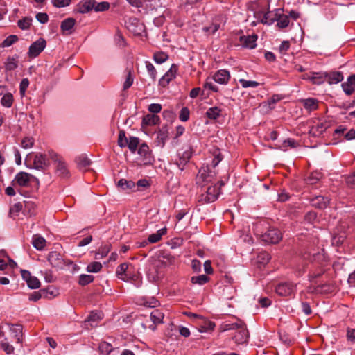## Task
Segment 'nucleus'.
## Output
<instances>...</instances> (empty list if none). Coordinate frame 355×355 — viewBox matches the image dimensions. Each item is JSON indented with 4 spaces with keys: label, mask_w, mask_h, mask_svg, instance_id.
<instances>
[{
    "label": "nucleus",
    "mask_w": 355,
    "mask_h": 355,
    "mask_svg": "<svg viewBox=\"0 0 355 355\" xmlns=\"http://www.w3.org/2000/svg\"><path fill=\"white\" fill-rule=\"evenodd\" d=\"M230 79V73L226 69L218 70L213 76V80L221 85H227Z\"/></svg>",
    "instance_id": "nucleus-14"
},
{
    "label": "nucleus",
    "mask_w": 355,
    "mask_h": 355,
    "mask_svg": "<svg viewBox=\"0 0 355 355\" xmlns=\"http://www.w3.org/2000/svg\"><path fill=\"white\" fill-rule=\"evenodd\" d=\"M31 22L32 19L31 17H25L18 21L17 25L21 30H27L30 28Z\"/></svg>",
    "instance_id": "nucleus-46"
},
{
    "label": "nucleus",
    "mask_w": 355,
    "mask_h": 355,
    "mask_svg": "<svg viewBox=\"0 0 355 355\" xmlns=\"http://www.w3.org/2000/svg\"><path fill=\"white\" fill-rule=\"evenodd\" d=\"M168 58V54L163 51L155 53L153 55V60L157 64H162L166 62Z\"/></svg>",
    "instance_id": "nucleus-44"
},
{
    "label": "nucleus",
    "mask_w": 355,
    "mask_h": 355,
    "mask_svg": "<svg viewBox=\"0 0 355 355\" xmlns=\"http://www.w3.org/2000/svg\"><path fill=\"white\" fill-rule=\"evenodd\" d=\"M32 244L37 250H42L46 245V240L41 236L34 235L32 239Z\"/></svg>",
    "instance_id": "nucleus-30"
},
{
    "label": "nucleus",
    "mask_w": 355,
    "mask_h": 355,
    "mask_svg": "<svg viewBox=\"0 0 355 355\" xmlns=\"http://www.w3.org/2000/svg\"><path fill=\"white\" fill-rule=\"evenodd\" d=\"M102 268V265L100 262L94 261L89 263L87 266V271L89 272H98Z\"/></svg>",
    "instance_id": "nucleus-54"
},
{
    "label": "nucleus",
    "mask_w": 355,
    "mask_h": 355,
    "mask_svg": "<svg viewBox=\"0 0 355 355\" xmlns=\"http://www.w3.org/2000/svg\"><path fill=\"white\" fill-rule=\"evenodd\" d=\"M71 0H51L52 4L56 8H63L70 5Z\"/></svg>",
    "instance_id": "nucleus-63"
},
{
    "label": "nucleus",
    "mask_w": 355,
    "mask_h": 355,
    "mask_svg": "<svg viewBox=\"0 0 355 355\" xmlns=\"http://www.w3.org/2000/svg\"><path fill=\"white\" fill-rule=\"evenodd\" d=\"M49 157L56 164V173L61 177L65 178L69 175V170L63 158L53 150H49Z\"/></svg>",
    "instance_id": "nucleus-3"
},
{
    "label": "nucleus",
    "mask_w": 355,
    "mask_h": 355,
    "mask_svg": "<svg viewBox=\"0 0 355 355\" xmlns=\"http://www.w3.org/2000/svg\"><path fill=\"white\" fill-rule=\"evenodd\" d=\"M164 314L158 309L153 310L150 313V319L154 324L163 322Z\"/></svg>",
    "instance_id": "nucleus-35"
},
{
    "label": "nucleus",
    "mask_w": 355,
    "mask_h": 355,
    "mask_svg": "<svg viewBox=\"0 0 355 355\" xmlns=\"http://www.w3.org/2000/svg\"><path fill=\"white\" fill-rule=\"evenodd\" d=\"M220 193V189L218 184L210 186L205 193L198 196V201L202 205L213 202L218 199Z\"/></svg>",
    "instance_id": "nucleus-4"
},
{
    "label": "nucleus",
    "mask_w": 355,
    "mask_h": 355,
    "mask_svg": "<svg viewBox=\"0 0 355 355\" xmlns=\"http://www.w3.org/2000/svg\"><path fill=\"white\" fill-rule=\"evenodd\" d=\"M118 187L122 190L132 189L135 187V184L132 180H127L125 179H121L117 183Z\"/></svg>",
    "instance_id": "nucleus-38"
},
{
    "label": "nucleus",
    "mask_w": 355,
    "mask_h": 355,
    "mask_svg": "<svg viewBox=\"0 0 355 355\" xmlns=\"http://www.w3.org/2000/svg\"><path fill=\"white\" fill-rule=\"evenodd\" d=\"M297 144L296 141L294 139H285L282 145L279 146V148L282 150H286L288 147L290 148H295L297 146Z\"/></svg>",
    "instance_id": "nucleus-48"
},
{
    "label": "nucleus",
    "mask_w": 355,
    "mask_h": 355,
    "mask_svg": "<svg viewBox=\"0 0 355 355\" xmlns=\"http://www.w3.org/2000/svg\"><path fill=\"white\" fill-rule=\"evenodd\" d=\"M96 3L95 0H81L77 5V10L81 14H86L94 10Z\"/></svg>",
    "instance_id": "nucleus-13"
},
{
    "label": "nucleus",
    "mask_w": 355,
    "mask_h": 355,
    "mask_svg": "<svg viewBox=\"0 0 355 355\" xmlns=\"http://www.w3.org/2000/svg\"><path fill=\"white\" fill-rule=\"evenodd\" d=\"M189 114H190V112H189V110L188 109V107H184L180 110L179 119L182 121H184V122L187 121L189 119Z\"/></svg>",
    "instance_id": "nucleus-62"
},
{
    "label": "nucleus",
    "mask_w": 355,
    "mask_h": 355,
    "mask_svg": "<svg viewBox=\"0 0 355 355\" xmlns=\"http://www.w3.org/2000/svg\"><path fill=\"white\" fill-rule=\"evenodd\" d=\"M261 22L263 24L271 25L276 21L277 16V9L274 11H268L263 14H260Z\"/></svg>",
    "instance_id": "nucleus-18"
},
{
    "label": "nucleus",
    "mask_w": 355,
    "mask_h": 355,
    "mask_svg": "<svg viewBox=\"0 0 355 355\" xmlns=\"http://www.w3.org/2000/svg\"><path fill=\"white\" fill-rule=\"evenodd\" d=\"M76 162L80 170H87V168L91 165V160L88 158L86 155L82 154L76 157Z\"/></svg>",
    "instance_id": "nucleus-21"
},
{
    "label": "nucleus",
    "mask_w": 355,
    "mask_h": 355,
    "mask_svg": "<svg viewBox=\"0 0 355 355\" xmlns=\"http://www.w3.org/2000/svg\"><path fill=\"white\" fill-rule=\"evenodd\" d=\"M282 238V233L276 228H270L262 235V240L268 243H277Z\"/></svg>",
    "instance_id": "nucleus-9"
},
{
    "label": "nucleus",
    "mask_w": 355,
    "mask_h": 355,
    "mask_svg": "<svg viewBox=\"0 0 355 355\" xmlns=\"http://www.w3.org/2000/svg\"><path fill=\"white\" fill-rule=\"evenodd\" d=\"M257 36L256 35H243L239 38L241 45L243 48H247L250 49H254L257 46Z\"/></svg>",
    "instance_id": "nucleus-16"
},
{
    "label": "nucleus",
    "mask_w": 355,
    "mask_h": 355,
    "mask_svg": "<svg viewBox=\"0 0 355 355\" xmlns=\"http://www.w3.org/2000/svg\"><path fill=\"white\" fill-rule=\"evenodd\" d=\"M13 103V96L10 93H7L4 94L1 99V103L3 106L6 107H10Z\"/></svg>",
    "instance_id": "nucleus-45"
},
{
    "label": "nucleus",
    "mask_w": 355,
    "mask_h": 355,
    "mask_svg": "<svg viewBox=\"0 0 355 355\" xmlns=\"http://www.w3.org/2000/svg\"><path fill=\"white\" fill-rule=\"evenodd\" d=\"M209 278L205 275H200L198 276H193L191 277V281L193 284L204 285L208 282Z\"/></svg>",
    "instance_id": "nucleus-43"
},
{
    "label": "nucleus",
    "mask_w": 355,
    "mask_h": 355,
    "mask_svg": "<svg viewBox=\"0 0 355 355\" xmlns=\"http://www.w3.org/2000/svg\"><path fill=\"white\" fill-rule=\"evenodd\" d=\"M110 245H105L101 246L96 253L95 258L98 259L105 257L110 252Z\"/></svg>",
    "instance_id": "nucleus-42"
},
{
    "label": "nucleus",
    "mask_w": 355,
    "mask_h": 355,
    "mask_svg": "<svg viewBox=\"0 0 355 355\" xmlns=\"http://www.w3.org/2000/svg\"><path fill=\"white\" fill-rule=\"evenodd\" d=\"M168 134L167 130H164L162 128L160 130L157 134L155 140V144L157 146H159L163 148L165 145L166 140L168 139Z\"/></svg>",
    "instance_id": "nucleus-24"
},
{
    "label": "nucleus",
    "mask_w": 355,
    "mask_h": 355,
    "mask_svg": "<svg viewBox=\"0 0 355 355\" xmlns=\"http://www.w3.org/2000/svg\"><path fill=\"white\" fill-rule=\"evenodd\" d=\"M301 259L302 261V266H299L297 269L299 271L304 272L308 262L322 263L325 260V257L323 253L320 252L311 253L306 251L302 254Z\"/></svg>",
    "instance_id": "nucleus-2"
},
{
    "label": "nucleus",
    "mask_w": 355,
    "mask_h": 355,
    "mask_svg": "<svg viewBox=\"0 0 355 355\" xmlns=\"http://www.w3.org/2000/svg\"><path fill=\"white\" fill-rule=\"evenodd\" d=\"M223 159V157L218 149H216L214 152V158L211 163V166L215 168Z\"/></svg>",
    "instance_id": "nucleus-55"
},
{
    "label": "nucleus",
    "mask_w": 355,
    "mask_h": 355,
    "mask_svg": "<svg viewBox=\"0 0 355 355\" xmlns=\"http://www.w3.org/2000/svg\"><path fill=\"white\" fill-rule=\"evenodd\" d=\"M26 283L28 286L31 289L38 288L40 286L39 279L33 276L31 278L26 279Z\"/></svg>",
    "instance_id": "nucleus-56"
},
{
    "label": "nucleus",
    "mask_w": 355,
    "mask_h": 355,
    "mask_svg": "<svg viewBox=\"0 0 355 355\" xmlns=\"http://www.w3.org/2000/svg\"><path fill=\"white\" fill-rule=\"evenodd\" d=\"M31 182L39 184V180L35 176L24 171L19 172L15 175L12 184H17L20 187H28Z\"/></svg>",
    "instance_id": "nucleus-5"
},
{
    "label": "nucleus",
    "mask_w": 355,
    "mask_h": 355,
    "mask_svg": "<svg viewBox=\"0 0 355 355\" xmlns=\"http://www.w3.org/2000/svg\"><path fill=\"white\" fill-rule=\"evenodd\" d=\"M221 111L218 107H211L207 110L206 116L210 119L215 120L220 116Z\"/></svg>",
    "instance_id": "nucleus-33"
},
{
    "label": "nucleus",
    "mask_w": 355,
    "mask_h": 355,
    "mask_svg": "<svg viewBox=\"0 0 355 355\" xmlns=\"http://www.w3.org/2000/svg\"><path fill=\"white\" fill-rule=\"evenodd\" d=\"M329 124L327 122H318L313 125L311 132L315 136L322 135L328 128Z\"/></svg>",
    "instance_id": "nucleus-25"
},
{
    "label": "nucleus",
    "mask_w": 355,
    "mask_h": 355,
    "mask_svg": "<svg viewBox=\"0 0 355 355\" xmlns=\"http://www.w3.org/2000/svg\"><path fill=\"white\" fill-rule=\"evenodd\" d=\"M128 139L126 137L124 130H120L118 137V145L121 148L126 147L128 145Z\"/></svg>",
    "instance_id": "nucleus-52"
},
{
    "label": "nucleus",
    "mask_w": 355,
    "mask_h": 355,
    "mask_svg": "<svg viewBox=\"0 0 355 355\" xmlns=\"http://www.w3.org/2000/svg\"><path fill=\"white\" fill-rule=\"evenodd\" d=\"M46 45V42L43 38L34 42L29 47L28 55L30 58H36L44 49Z\"/></svg>",
    "instance_id": "nucleus-10"
},
{
    "label": "nucleus",
    "mask_w": 355,
    "mask_h": 355,
    "mask_svg": "<svg viewBox=\"0 0 355 355\" xmlns=\"http://www.w3.org/2000/svg\"><path fill=\"white\" fill-rule=\"evenodd\" d=\"M178 69V66L175 64H173L169 70L164 75L168 78V80L171 81L175 78Z\"/></svg>",
    "instance_id": "nucleus-60"
},
{
    "label": "nucleus",
    "mask_w": 355,
    "mask_h": 355,
    "mask_svg": "<svg viewBox=\"0 0 355 355\" xmlns=\"http://www.w3.org/2000/svg\"><path fill=\"white\" fill-rule=\"evenodd\" d=\"M302 103L305 109L309 111H313L318 109V101L313 98H309L302 100Z\"/></svg>",
    "instance_id": "nucleus-31"
},
{
    "label": "nucleus",
    "mask_w": 355,
    "mask_h": 355,
    "mask_svg": "<svg viewBox=\"0 0 355 355\" xmlns=\"http://www.w3.org/2000/svg\"><path fill=\"white\" fill-rule=\"evenodd\" d=\"M7 338L4 340L0 343V347L5 352L7 355H11L14 354L15 348L7 341Z\"/></svg>",
    "instance_id": "nucleus-40"
},
{
    "label": "nucleus",
    "mask_w": 355,
    "mask_h": 355,
    "mask_svg": "<svg viewBox=\"0 0 355 355\" xmlns=\"http://www.w3.org/2000/svg\"><path fill=\"white\" fill-rule=\"evenodd\" d=\"M123 277H124V278L126 279H122L124 282L131 281V279H134L135 278L138 279V282L135 283V286L137 288H139L142 284V280H141V277L137 275H130L128 273V272H127V275H123Z\"/></svg>",
    "instance_id": "nucleus-58"
},
{
    "label": "nucleus",
    "mask_w": 355,
    "mask_h": 355,
    "mask_svg": "<svg viewBox=\"0 0 355 355\" xmlns=\"http://www.w3.org/2000/svg\"><path fill=\"white\" fill-rule=\"evenodd\" d=\"M310 202L313 207L322 209L327 207L329 203V199L322 196H317L313 198Z\"/></svg>",
    "instance_id": "nucleus-17"
},
{
    "label": "nucleus",
    "mask_w": 355,
    "mask_h": 355,
    "mask_svg": "<svg viewBox=\"0 0 355 355\" xmlns=\"http://www.w3.org/2000/svg\"><path fill=\"white\" fill-rule=\"evenodd\" d=\"M239 82L241 84V86L243 88H248V87H258L260 83L254 81V80H247L245 79H239Z\"/></svg>",
    "instance_id": "nucleus-57"
},
{
    "label": "nucleus",
    "mask_w": 355,
    "mask_h": 355,
    "mask_svg": "<svg viewBox=\"0 0 355 355\" xmlns=\"http://www.w3.org/2000/svg\"><path fill=\"white\" fill-rule=\"evenodd\" d=\"M345 182L349 187L355 189V173L346 177Z\"/></svg>",
    "instance_id": "nucleus-64"
},
{
    "label": "nucleus",
    "mask_w": 355,
    "mask_h": 355,
    "mask_svg": "<svg viewBox=\"0 0 355 355\" xmlns=\"http://www.w3.org/2000/svg\"><path fill=\"white\" fill-rule=\"evenodd\" d=\"M243 324H244V322L242 320L237 319L236 322H226L223 323L220 327V331H222V332H224L226 331H230V330H237Z\"/></svg>",
    "instance_id": "nucleus-22"
},
{
    "label": "nucleus",
    "mask_w": 355,
    "mask_h": 355,
    "mask_svg": "<svg viewBox=\"0 0 355 355\" xmlns=\"http://www.w3.org/2000/svg\"><path fill=\"white\" fill-rule=\"evenodd\" d=\"M18 67V56H9L5 62V68L6 71H13Z\"/></svg>",
    "instance_id": "nucleus-26"
},
{
    "label": "nucleus",
    "mask_w": 355,
    "mask_h": 355,
    "mask_svg": "<svg viewBox=\"0 0 355 355\" xmlns=\"http://www.w3.org/2000/svg\"><path fill=\"white\" fill-rule=\"evenodd\" d=\"M276 21L277 26L279 28H285L288 27L290 24L289 16L288 15L284 14L282 10L277 9V16Z\"/></svg>",
    "instance_id": "nucleus-19"
},
{
    "label": "nucleus",
    "mask_w": 355,
    "mask_h": 355,
    "mask_svg": "<svg viewBox=\"0 0 355 355\" xmlns=\"http://www.w3.org/2000/svg\"><path fill=\"white\" fill-rule=\"evenodd\" d=\"M48 261L53 267L58 269H62L68 264L63 259L62 254L56 251L49 252Z\"/></svg>",
    "instance_id": "nucleus-8"
},
{
    "label": "nucleus",
    "mask_w": 355,
    "mask_h": 355,
    "mask_svg": "<svg viewBox=\"0 0 355 355\" xmlns=\"http://www.w3.org/2000/svg\"><path fill=\"white\" fill-rule=\"evenodd\" d=\"M249 334L247 330L246 325L244 323L241 327L236 330L235 335L233 336V340L238 344L246 343L248 340Z\"/></svg>",
    "instance_id": "nucleus-12"
},
{
    "label": "nucleus",
    "mask_w": 355,
    "mask_h": 355,
    "mask_svg": "<svg viewBox=\"0 0 355 355\" xmlns=\"http://www.w3.org/2000/svg\"><path fill=\"white\" fill-rule=\"evenodd\" d=\"M94 276L91 275H80L79 277L78 283L81 286H86L88 284L94 281Z\"/></svg>",
    "instance_id": "nucleus-51"
},
{
    "label": "nucleus",
    "mask_w": 355,
    "mask_h": 355,
    "mask_svg": "<svg viewBox=\"0 0 355 355\" xmlns=\"http://www.w3.org/2000/svg\"><path fill=\"white\" fill-rule=\"evenodd\" d=\"M326 76L324 72H313L312 73V76L308 77L307 78L310 80L313 84L321 85L326 80Z\"/></svg>",
    "instance_id": "nucleus-29"
},
{
    "label": "nucleus",
    "mask_w": 355,
    "mask_h": 355,
    "mask_svg": "<svg viewBox=\"0 0 355 355\" xmlns=\"http://www.w3.org/2000/svg\"><path fill=\"white\" fill-rule=\"evenodd\" d=\"M35 139L31 137H24L21 142V146L24 149H29L34 146Z\"/></svg>",
    "instance_id": "nucleus-49"
},
{
    "label": "nucleus",
    "mask_w": 355,
    "mask_h": 355,
    "mask_svg": "<svg viewBox=\"0 0 355 355\" xmlns=\"http://www.w3.org/2000/svg\"><path fill=\"white\" fill-rule=\"evenodd\" d=\"M160 122V118L154 114H148L143 117V125H155Z\"/></svg>",
    "instance_id": "nucleus-23"
},
{
    "label": "nucleus",
    "mask_w": 355,
    "mask_h": 355,
    "mask_svg": "<svg viewBox=\"0 0 355 355\" xmlns=\"http://www.w3.org/2000/svg\"><path fill=\"white\" fill-rule=\"evenodd\" d=\"M139 144V139L136 137H130L128 141V145L126 146L131 153H134L137 150Z\"/></svg>",
    "instance_id": "nucleus-37"
},
{
    "label": "nucleus",
    "mask_w": 355,
    "mask_h": 355,
    "mask_svg": "<svg viewBox=\"0 0 355 355\" xmlns=\"http://www.w3.org/2000/svg\"><path fill=\"white\" fill-rule=\"evenodd\" d=\"M326 76V80L328 83L330 85L337 84L341 82L343 80V73L340 71H332V72H324Z\"/></svg>",
    "instance_id": "nucleus-20"
},
{
    "label": "nucleus",
    "mask_w": 355,
    "mask_h": 355,
    "mask_svg": "<svg viewBox=\"0 0 355 355\" xmlns=\"http://www.w3.org/2000/svg\"><path fill=\"white\" fill-rule=\"evenodd\" d=\"M49 290L41 289L38 291H35L29 295V300L37 302L42 297H48Z\"/></svg>",
    "instance_id": "nucleus-32"
},
{
    "label": "nucleus",
    "mask_w": 355,
    "mask_h": 355,
    "mask_svg": "<svg viewBox=\"0 0 355 355\" xmlns=\"http://www.w3.org/2000/svg\"><path fill=\"white\" fill-rule=\"evenodd\" d=\"M25 164L27 168L45 171L49 166V162L46 155L32 152L27 155Z\"/></svg>",
    "instance_id": "nucleus-1"
},
{
    "label": "nucleus",
    "mask_w": 355,
    "mask_h": 355,
    "mask_svg": "<svg viewBox=\"0 0 355 355\" xmlns=\"http://www.w3.org/2000/svg\"><path fill=\"white\" fill-rule=\"evenodd\" d=\"M10 330L14 334V338L17 340V343H22V325L12 324Z\"/></svg>",
    "instance_id": "nucleus-27"
},
{
    "label": "nucleus",
    "mask_w": 355,
    "mask_h": 355,
    "mask_svg": "<svg viewBox=\"0 0 355 355\" xmlns=\"http://www.w3.org/2000/svg\"><path fill=\"white\" fill-rule=\"evenodd\" d=\"M138 154L141 157L143 158V164H150L152 163L153 159L151 156V153L149 151V147L146 144H142L139 147L137 150Z\"/></svg>",
    "instance_id": "nucleus-15"
},
{
    "label": "nucleus",
    "mask_w": 355,
    "mask_h": 355,
    "mask_svg": "<svg viewBox=\"0 0 355 355\" xmlns=\"http://www.w3.org/2000/svg\"><path fill=\"white\" fill-rule=\"evenodd\" d=\"M322 174L319 171H314L311 173L306 178V183L308 184H316L322 178Z\"/></svg>",
    "instance_id": "nucleus-34"
},
{
    "label": "nucleus",
    "mask_w": 355,
    "mask_h": 355,
    "mask_svg": "<svg viewBox=\"0 0 355 355\" xmlns=\"http://www.w3.org/2000/svg\"><path fill=\"white\" fill-rule=\"evenodd\" d=\"M125 26L128 30L134 35H140L144 31V24L139 22V20L135 17H129L125 21Z\"/></svg>",
    "instance_id": "nucleus-7"
},
{
    "label": "nucleus",
    "mask_w": 355,
    "mask_h": 355,
    "mask_svg": "<svg viewBox=\"0 0 355 355\" xmlns=\"http://www.w3.org/2000/svg\"><path fill=\"white\" fill-rule=\"evenodd\" d=\"M296 290V285L292 282H284L277 285L275 291L280 296H291L294 294Z\"/></svg>",
    "instance_id": "nucleus-6"
},
{
    "label": "nucleus",
    "mask_w": 355,
    "mask_h": 355,
    "mask_svg": "<svg viewBox=\"0 0 355 355\" xmlns=\"http://www.w3.org/2000/svg\"><path fill=\"white\" fill-rule=\"evenodd\" d=\"M235 288L231 285H225L223 289V293L225 297L228 299H231L233 297L234 294L235 293Z\"/></svg>",
    "instance_id": "nucleus-61"
},
{
    "label": "nucleus",
    "mask_w": 355,
    "mask_h": 355,
    "mask_svg": "<svg viewBox=\"0 0 355 355\" xmlns=\"http://www.w3.org/2000/svg\"><path fill=\"white\" fill-rule=\"evenodd\" d=\"M99 350L102 354H108L113 350V347L111 344L107 342H102L99 344Z\"/></svg>",
    "instance_id": "nucleus-53"
},
{
    "label": "nucleus",
    "mask_w": 355,
    "mask_h": 355,
    "mask_svg": "<svg viewBox=\"0 0 355 355\" xmlns=\"http://www.w3.org/2000/svg\"><path fill=\"white\" fill-rule=\"evenodd\" d=\"M128 268V264L126 263H123L120 264L116 270V275L118 277V278L121 279H126L124 278L123 275H127Z\"/></svg>",
    "instance_id": "nucleus-39"
},
{
    "label": "nucleus",
    "mask_w": 355,
    "mask_h": 355,
    "mask_svg": "<svg viewBox=\"0 0 355 355\" xmlns=\"http://www.w3.org/2000/svg\"><path fill=\"white\" fill-rule=\"evenodd\" d=\"M220 26L219 24L212 23L209 26H204L202 30L208 35H214L220 28Z\"/></svg>",
    "instance_id": "nucleus-50"
},
{
    "label": "nucleus",
    "mask_w": 355,
    "mask_h": 355,
    "mask_svg": "<svg viewBox=\"0 0 355 355\" xmlns=\"http://www.w3.org/2000/svg\"><path fill=\"white\" fill-rule=\"evenodd\" d=\"M166 227H164L157 230L156 233L149 235L148 237V243H155L158 242L162 239V237L166 234Z\"/></svg>",
    "instance_id": "nucleus-28"
},
{
    "label": "nucleus",
    "mask_w": 355,
    "mask_h": 355,
    "mask_svg": "<svg viewBox=\"0 0 355 355\" xmlns=\"http://www.w3.org/2000/svg\"><path fill=\"white\" fill-rule=\"evenodd\" d=\"M110 8V3L107 1H102L97 3L94 6V10L95 12H103L106 11Z\"/></svg>",
    "instance_id": "nucleus-59"
},
{
    "label": "nucleus",
    "mask_w": 355,
    "mask_h": 355,
    "mask_svg": "<svg viewBox=\"0 0 355 355\" xmlns=\"http://www.w3.org/2000/svg\"><path fill=\"white\" fill-rule=\"evenodd\" d=\"M76 24L73 18H67L61 23V29L62 31H71Z\"/></svg>",
    "instance_id": "nucleus-36"
},
{
    "label": "nucleus",
    "mask_w": 355,
    "mask_h": 355,
    "mask_svg": "<svg viewBox=\"0 0 355 355\" xmlns=\"http://www.w3.org/2000/svg\"><path fill=\"white\" fill-rule=\"evenodd\" d=\"M177 155L178 159L175 160V164L178 166V168L182 171L191 157V152L189 149L184 151L179 150Z\"/></svg>",
    "instance_id": "nucleus-11"
},
{
    "label": "nucleus",
    "mask_w": 355,
    "mask_h": 355,
    "mask_svg": "<svg viewBox=\"0 0 355 355\" xmlns=\"http://www.w3.org/2000/svg\"><path fill=\"white\" fill-rule=\"evenodd\" d=\"M145 65L149 76L153 81H155L157 78V71L154 65L149 61H146Z\"/></svg>",
    "instance_id": "nucleus-47"
},
{
    "label": "nucleus",
    "mask_w": 355,
    "mask_h": 355,
    "mask_svg": "<svg viewBox=\"0 0 355 355\" xmlns=\"http://www.w3.org/2000/svg\"><path fill=\"white\" fill-rule=\"evenodd\" d=\"M18 40V37L15 35H10L7 37L1 44V48H6L12 46Z\"/></svg>",
    "instance_id": "nucleus-41"
}]
</instances>
